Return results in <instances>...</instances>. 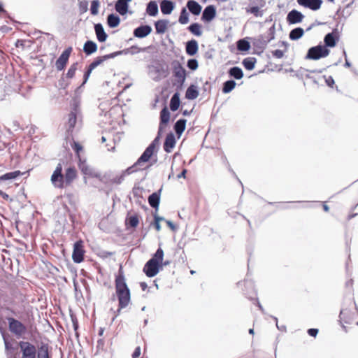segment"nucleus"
<instances>
[{"instance_id": "obj_37", "label": "nucleus", "mask_w": 358, "mask_h": 358, "mask_svg": "<svg viewBox=\"0 0 358 358\" xmlns=\"http://www.w3.org/2000/svg\"><path fill=\"white\" fill-rule=\"evenodd\" d=\"M267 39L268 38L266 37L265 34H261L255 39L254 45L259 48H264L270 42Z\"/></svg>"}, {"instance_id": "obj_49", "label": "nucleus", "mask_w": 358, "mask_h": 358, "mask_svg": "<svg viewBox=\"0 0 358 358\" xmlns=\"http://www.w3.org/2000/svg\"><path fill=\"white\" fill-rule=\"evenodd\" d=\"M99 0H93L91 2L90 12L93 15H96L99 13Z\"/></svg>"}, {"instance_id": "obj_48", "label": "nucleus", "mask_w": 358, "mask_h": 358, "mask_svg": "<svg viewBox=\"0 0 358 358\" xmlns=\"http://www.w3.org/2000/svg\"><path fill=\"white\" fill-rule=\"evenodd\" d=\"M256 59L252 57H248L243 60L244 67H255Z\"/></svg>"}, {"instance_id": "obj_12", "label": "nucleus", "mask_w": 358, "mask_h": 358, "mask_svg": "<svg viewBox=\"0 0 358 358\" xmlns=\"http://www.w3.org/2000/svg\"><path fill=\"white\" fill-rule=\"evenodd\" d=\"M338 40V29L336 28L332 31V32L328 33L327 34L325 35L324 38V45H323L326 46L327 48L328 47L333 48L336 45Z\"/></svg>"}, {"instance_id": "obj_22", "label": "nucleus", "mask_w": 358, "mask_h": 358, "mask_svg": "<svg viewBox=\"0 0 358 358\" xmlns=\"http://www.w3.org/2000/svg\"><path fill=\"white\" fill-rule=\"evenodd\" d=\"M174 7V3L171 0H162L160 3L161 12L164 15L171 14Z\"/></svg>"}, {"instance_id": "obj_21", "label": "nucleus", "mask_w": 358, "mask_h": 358, "mask_svg": "<svg viewBox=\"0 0 358 358\" xmlns=\"http://www.w3.org/2000/svg\"><path fill=\"white\" fill-rule=\"evenodd\" d=\"M176 145V138L172 133L168 134L164 143V150L169 153Z\"/></svg>"}, {"instance_id": "obj_6", "label": "nucleus", "mask_w": 358, "mask_h": 358, "mask_svg": "<svg viewBox=\"0 0 358 358\" xmlns=\"http://www.w3.org/2000/svg\"><path fill=\"white\" fill-rule=\"evenodd\" d=\"M18 347L20 355L19 358H36L37 349L33 343L20 341L18 342Z\"/></svg>"}, {"instance_id": "obj_54", "label": "nucleus", "mask_w": 358, "mask_h": 358, "mask_svg": "<svg viewBox=\"0 0 358 358\" xmlns=\"http://www.w3.org/2000/svg\"><path fill=\"white\" fill-rule=\"evenodd\" d=\"M345 8L341 9V8H339L336 11V15H338L339 17H343L345 20L350 15V13H347L345 15Z\"/></svg>"}, {"instance_id": "obj_45", "label": "nucleus", "mask_w": 358, "mask_h": 358, "mask_svg": "<svg viewBox=\"0 0 358 358\" xmlns=\"http://www.w3.org/2000/svg\"><path fill=\"white\" fill-rule=\"evenodd\" d=\"M153 217H154V221L152 223V224L154 226V227L157 231H160L161 229H162L160 222L164 221V218L159 216L157 213L154 214Z\"/></svg>"}, {"instance_id": "obj_56", "label": "nucleus", "mask_w": 358, "mask_h": 358, "mask_svg": "<svg viewBox=\"0 0 358 358\" xmlns=\"http://www.w3.org/2000/svg\"><path fill=\"white\" fill-rule=\"evenodd\" d=\"M272 54H273V56L276 57V58H282L284 55V50H275L274 51L272 52Z\"/></svg>"}, {"instance_id": "obj_18", "label": "nucleus", "mask_w": 358, "mask_h": 358, "mask_svg": "<svg viewBox=\"0 0 358 358\" xmlns=\"http://www.w3.org/2000/svg\"><path fill=\"white\" fill-rule=\"evenodd\" d=\"M216 15L215 7L213 5L206 6L202 13L201 20L204 22H210Z\"/></svg>"}, {"instance_id": "obj_4", "label": "nucleus", "mask_w": 358, "mask_h": 358, "mask_svg": "<svg viewBox=\"0 0 358 358\" xmlns=\"http://www.w3.org/2000/svg\"><path fill=\"white\" fill-rule=\"evenodd\" d=\"M154 152L153 145H149L142 155L138 159L137 162L127 169V173L131 174L146 169L148 166H145V163L148 162L150 159Z\"/></svg>"}, {"instance_id": "obj_25", "label": "nucleus", "mask_w": 358, "mask_h": 358, "mask_svg": "<svg viewBox=\"0 0 358 358\" xmlns=\"http://www.w3.org/2000/svg\"><path fill=\"white\" fill-rule=\"evenodd\" d=\"M161 191L162 189H159V191L152 193L150 194L148 197V203L150 206L157 210L159 205L160 201V196H161Z\"/></svg>"}, {"instance_id": "obj_64", "label": "nucleus", "mask_w": 358, "mask_h": 358, "mask_svg": "<svg viewBox=\"0 0 358 358\" xmlns=\"http://www.w3.org/2000/svg\"><path fill=\"white\" fill-rule=\"evenodd\" d=\"M158 143H159V136L155 138L154 139V141L150 144V145H153V150H155V147L158 144Z\"/></svg>"}, {"instance_id": "obj_59", "label": "nucleus", "mask_w": 358, "mask_h": 358, "mask_svg": "<svg viewBox=\"0 0 358 358\" xmlns=\"http://www.w3.org/2000/svg\"><path fill=\"white\" fill-rule=\"evenodd\" d=\"M164 221H165L166 224H167V226L173 231H175L176 229H177V227L170 220H164Z\"/></svg>"}, {"instance_id": "obj_16", "label": "nucleus", "mask_w": 358, "mask_h": 358, "mask_svg": "<svg viewBox=\"0 0 358 358\" xmlns=\"http://www.w3.org/2000/svg\"><path fill=\"white\" fill-rule=\"evenodd\" d=\"M298 3L312 10H317L320 8L322 3V0H297Z\"/></svg>"}, {"instance_id": "obj_24", "label": "nucleus", "mask_w": 358, "mask_h": 358, "mask_svg": "<svg viewBox=\"0 0 358 358\" xmlns=\"http://www.w3.org/2000/svg\"><path fill=\"white\" fill-rule=\"evenodd\" d=\"M186 6L189 11L194 15H199L202 9L201 6L194 0H189Z\"/></svg>"}, {"instance_id": "obj_2", "label": "nucleus", "mask_w": 358, "mask_h": 358, "mask_svg": "<svg viewBox=\"0 0 358 358\" xmlns=\"http://www.w3.org/2000/svg\"><path fill=\"white\" fill-rule=\"evenodd\" d=\"M115 288L118 299V311H120L121 309L127 307L131 302V292L121 270L115 277Z\"/></svg>"}, {"instance_id": "obj_39", "label": "nucleus", "mask_w": 358, "mask_h": 358, "mask_svg": "<svg viewBox=\"0 0 358 358\" xmlns=\"http://www.w3.org/2000/svg\"><path fill=\"white\" fill-rule=\"evenodd\" d=\"M186 126V120L185 119H180L178 120L175 125H174V129L176 133L180 136L181 134L185 131Z\"/></svg>"}, {"instance_id": "obj_60", "label": "nucleus", "mask_w": 358, "mask_h": 358, "mask_svg": "<svg viewBox=\"0 0 358 358\" xmlns=\"http://www.w3.org/2000/svg\"><path fill=\"white\" fill-rule=\"evenodd\" d=\"M4 345H5V350L7 351V352H9L10 350H13V348L12 346V345L10 344V343L6 338H4Z\"/></svg>"}, {"instance_id": "obj_14", "label": "nucleus", "mask_w": 358, "mask_h": 358, "mask_svg": "<svg viewBox=\"0 0 358 358\" xmlns=\"http://www.w3.org/2000/svg\"><path fill=\"white\" fill-rule=\"evenodd\" d=\"M140 215L137 213L129 212L125 219V226L128 228L135 229L138 227L140 222Z\"/></svg>"}, {"instance_id": "obj_62", "label": "nucleus", "mask_w": 358, "mask_h": 358, "mask_svg": "<svg viewBox=\"0 0 358 358\" xmlns=\"http://www.w3.org/2000/svg\"><path fill=\"white\" fill-rule=\"evenodd\" d=\"M325 80L328 86L333 87L334 85V80L331 76H329L327 78H325Z\"/></svg>"}, {"instance_id": "obj_26", "label": "nucleus", "mask_w": 358, "mask_h": 358, "mask_svg": "<svg viewBox=\"0 0 358 358\" xmlns=\"http://www.w3.org/2000/svg\"><path fill=\"white\" fill-rule=\"evenodd\" d=\"M198 43L196 40L192 39L186 43V53L189 56L194 55L198 51Z\"/></svg>"}, {"instance_id": "obj_27", "label": "nucleus", "mask_w": 358, "mask_h": 358, "mask_svg": "<svg viewBox=\"0 0 358 358\" xmlns=\"http://www.w3.org/2000/svg\"><path fill=\"white\" fill-rule=\"evenodd\" d=\"M120 21V17L117 14L110 13L107 16L106 22L110 28H115L118 27Z\"/></svg>"}, {"instance_id": "obj_23", "label": "nucleus", "mask_w": 358, "mask_h": 358, "mask_svg": "<svg viewBox=\"0 0 358 358\" xmlns=\"http://www.w3.org/2000/svg\"><path fill=\"white\" fill-rule=\"evenodd\" d=\"M94 31L99 42H104L108 38V34L105 32L102 24L97 23L94 24Z\"/></svg>"}, {"instance_id": "obj_15", "label": "nucleus", "mask_w": 358, "mask_h": 358, "mask_svg": "<svg viewBox=\"0 0 358 358\" xmlns=\"http://www.w3.org/2000/svg\"><path fill=\"white\" fill-rule=\"evenodd\" d=\"M122 54V51H117L103 56L96 57L87 67L95 68L101 64L104 61L115 57Z\"/></svg>"}, {"instance_id": "obj_28", "label": "nucleus", "mask_w": 358, "mask_h": 358, "mask_svg": "<svg viewBox=\"0 0 358 358\" xmlns=\"http://www.w3.org/2000/svg\"><path fill=\"white\" fill-rule=\"evenodd\" d=\"M170 120V113L166 106H165L160 112L159 129H162L166 126Z\"/></svg>"}, {"instance_id": "obj_13", "label": "nucleus", "mask_w": 358, "mask_h": 358, "mask_svg": "<svg viewBox=\"0 0 358 358\" xmlns=\"http://www.w3.org/2000/svg\"><path fill=\"white\" fill-rule=\"evenodd\" d=\"M304 15L300 11L293 9L287 15L286 20L289 24H298L302 22Z\"/></svg>"}, {"instance_id": "obj_1", "label": "nucleus", "mask_w": 358, "mask_h": 358, "mask_svg": "<svg viewBox=\"0 0 358 358\" xmlns=\"http://www.w3.org/2000/svg\"><path fill=\"white\" fill-rule=\"evenodd\" d=\"M62 164L59 163L50 178L52 185L59 189H63L64 187L71 185L78 177L77 170L73 166L67 168L64 174L62 173Z\"/></svg>"}, {"instance_id": "obj_52", "label": "nucleus", "mask_w": 358, "mask_h": 358, "mask_svg": "<svg viewBox=\"0 0 358 358\" xmlns=\"http://www.w3.org/2000/svg\"><path fill=\"white\" fill-rule=\"evenodd\" d=\"M179 60H174L173 61L171 65V67H182V65L185 64V60L183 56L179 55Z\"/></svg>"}, {"instance_id": "obj_9", "label": "nucleus", "mask_w": 358, "mask_h": 358, "mask_svg": "<svg viewBox=\"0 0 358 358\" xmlns=\"http://www.w3.org/2000/svg\"><path fill=\"white\" fill-rule=\"evenodd\" d=\"M340 319L344 324L349 327L358 326V314L348 310H341L340 313Z\"/></svg>"}, {"instance_id": "obj_33", "label": "nucleus", "mask_w": 358, "mask_h": 358, "mask_svg": "<svg viewBox=\"0 0 358 358\" xmlns=\"http://www.w3.org/2000/svg\"><path fill=\"white\" fill-rule=\"evenodd\" d=\"M304 34V30L301 27H296L291 30L289 37L292 41L301 38Z\"/></svg>"}, {"instance_id": "obj_35", "label": "nucleus", "mask_w": 358, "mask_h": 358, "mask_svg": "<svg viewBox=\"0 0 358 358\" xmlns=\"http://www.w3.org/2000/svg\"><path fill=\"white\" fill-rule=\"evenodd\" d=\"M175 77L179 85L181 86L185 80L186 73L185 69H176Z\"/></svg>"}, {"instance_id": "obj_10", "label": "nucleus", "mask_w": 358, "mask_h": 358, "mask_svg": "<svg viewBox=\"0 0 358 358\" xmlns=\"http://www.w3.org/2000/svg\"><path fill=\"white\" fill-rule=\"evenodd\" d=\"M85 253L83 241L82 240L76 241L73 245V261L77 264L81 263L84 260Z\"/></svg>"}, {"instance_id": "obj_53", "label": "nucleus", "mask_w": 358, "mask_h": 358, "mask_svg": "<svg viewBox=\"0 0 358 358\" xmlns=\"http://www.w3.org/2000/svg\"><path fill=\"white\" fill-rule=\"evenodd\" d=\"M79 9L81 13L87 12L88 9V2L87 1H82L79 3Z\"/></svg>"}, {"instance_id": "obj_58", "label": "nucleus", "mask_w": 358, "mask_h": 358, "mask_svg": "<svg viewBox=\"0 0 358 358\" xmlns=\"http://www.w3.org/2000/svg\"><path fill=\"white\" fill-rule=\"evenodd\" d=\"M92 69H92V68L87 69V70L84 73V75H83L84 80H83V85L85 84L86 83V81L87 80Z\"/></svg>"}, {"instance_id": "obj_32", "label": "nucleus", "mask_w": 358, "mask_h": 358, "mask_svg": "<svg viewBox=\"0 0 358 358\" xmlns=\"http://www.w3.org/2000/svg\"><path fill=\"white\" fill-rule=\"evenodd\" d=\"M158 12H159V9H158V5H157V2L155 1H150L147 4L146 13L150 16L154 17L158 14Z\"/></svg>"}, {"instance_id": "obj_11", "label": "nucleus", "mask_w": 358, "mask_h": 358, "mask_svg": "<svg viewBox=\"0 0 358 358\" xmlns=\"http://www.w3.org/2000/svg\"><path fill=\"white\" fill-rule=\"evenodd\" d=\"M250 5H252L250 6L249 8H246V12L248 13H252L255 17H262L264 14L263 10H260V8H262L265 5V1L264 0H250Z\"/></svg>"}, {"instance_id": "obj_31", "label": "nucleus", "mask_w": 358, "mask_h": 358, "mask_svg": "<svg viewBox=\"0 0 358 358\" xmlns=\"http://www.w3.org/2000/svg\"><path fill=\"white\" fill-rule=\"evenodd\" d=\"M97 50V45L95 42L92 41H87L83 46V50L85 53L87 55H90L94 52H95Z\"/></svg>"}, {"instance_id": "obj_34", "label": "nucleus", "mask_w": 358, "mask_h": 358, "mask_svg": "<svg viewBox=\"0 0 358 358\" xmlns=\"http://www.w3.org/2000/svg\"><path fill=\"white\" fill-rule=\"evenodd\" d=\"M198 96L199 92L197 90V87L195 85H192L187 89L185 97L187 99L193 100L197 98Z\"/></svg>"}, {"instance_id": "obj_61", "label": "nucleus", "mask_w": 358, "mask_h": 358, "mask_svg": "<svg viewBox=\"0 0 358 358\" xmlns=\"http://www.w3.org/2000/svg\"><path fill=\"white\" fill-rule=\"evenodd\" d=\"M308 333L310 336L313 337H315L318 334V329H309L308 330Z\"/></svg>"}, {"instance_id": "obj_38", "label": "nucleus", "mask_w": 358, "mask_h": 358, "mask_svg": "<svg viewBox=\"0 0 358 358\" xmlns=\"http://www.w3.org/2000/svg\"><path fill=\"white\" fill-rule=\"evenodd\" d=\"M236 47L238 50L245 52L250 48V43L245 38L240 39L236 42Z\"/></svg>"}, {"instance_id": "obj_43", "label": "nucleus", "mask_w": 358, "mask_h": 358, "mask_svg": "<svg viewBox=\"0 0 358 358\" xmlns=\"http://www.w3.org/2000/svg\"><path fill=\"white\" fill-rule=\"evenodd\" d=\"M236 86V83L231 80H227L225 83H224L223 87H222V92L223 93H229Z\"/></svg>"}, {"instance_id": "obj_40", "label": "nucleus", "mask_w": 358, "mask_h": 358, "mask_svg": "<svg viewBox=\"0 0 358 358\" xmlns=\"http://www.w3.org/2000/svg\"><path fill=\"white\" fill-rule=\"evenodd\" d=\"M201 26L197 22H194L191 24L188 27V30L194 35L196 36H200L202 34V31L201 29Z\"/></svg>"}, {"instance_id": "obj_51", "label": "nucleus", "mask_w": 358, "mask_h": 358, "mask_svg": "<svg viewBox=\"0 0 358 358\" xmlns=\"http://www.w3.org/2000/svg\"><path fill=\"white\" fill-rule=\"evenodd\" d=\"M30 41L17 40L15 43V45L17 48H21L22 49H24L26 47H29L30 45Z\"/></svg>"}, {"instance_id": "obj_17", "label": "nucleus", "mask_w": 358, "mask_h": 358, "mask_svg": "<svg viewBox=\"0 0 358 358\" xmlns=\"http://www.w3.org/2000/svg\"><path fill=\"white\" fill-rule=\"evenodd\" d=\"M152 29L148 24L141 25L134 30V36L136 38H143L148 36Z\"/></svg>"}, {"instance_id": "obj_3", "label": "nucleus", "mask_w": 358, "mask_h": 358, "mask_svg": "<svg viewBox=\"0 0 358 358\" xmlns=\"http://www.w3.org/2000/svg\"><path fill=\"white\" fill-rule=\"evenodd\" d=\"M164 259V251L162 248H158L152 257L149 259L143 267V272L149 277L155 276L162 268L163 265H167V263H162Z\"/></svg>"}, {"instance_id": "obj_57", "label": "nucleus", "mask_w": 358, "mask_h": 358, "mask_svg": "<svg viewBox=\"0 0 358 358\" xmlns=\"http://www.w3.org/2000/svg\"><path fill=\"white\" fill-rule=\"evenodd\" d=\"M141 347L138 346L135 348L134 352L132 353V358H138L141 356Z\"/></svg>"}, {"instance_id": "obj_5", "label": "nucleus", "mask_w": 358, "mask_h": 358, "mask_svg": "<svg viewBox=\"0 0 358 358\" xmlns=\"http://www.w3.org/2000/svg\"><path fill=\"white\" fill-rule=\"evenodd\" d=\"M8 329L17 338H22L27 333V327L21 321L14 318L8 317Z\"/></svg>"}, {"instance_id": "obj_46", "label": "nucleus", "mask_w": 358, "mask_h": 358, "mask_svg": "<svg viewBox=\"0 0 358 358\" xmlns=\"http://www.w3.org/2000/svg\"><path fill=\"white\" fill-rule=\"evenodd\" d=\"M76 121H77V117H76V113L73 112H71L69 114L68 123H67L68 126H69V129H72L74 128V127L76 124Z\"/></svg>"}, {"instance_id": "obj_55", "label": "nucleus", "mask_w": 358, "mask_h": 358, "mask_svg": "<svg viewBox=\"0 0 358 358\" xmlns=\"http://www.w3.org/2000/svg\"><path fill=\"white\" fill-rule=\"evenodd\" d=\"M187 67H198V62L196 59H189L187 61Z\"/></svg>"}, {"instance_id": "obj_30", "label": "nucleus", "mask_w": 358, "mask_h": 358, "mask_svg": "<svg viewBox=\"0 0 358 358\" xmlns=\"http://www.w3.org/2000/svg\"><path fill=\"white\" fill-rule=\"evenodd\" d=\"M169 20H159L155 22V27L156 33L158 34H162L166 31Z\"/></svg>"}, {"instance_id": "obj_44", "label": "nucleus", "mask_w": 358, "mask_h": 358, "mask_svg": "<svg viewBox=\"0 0 358 358\" xmlns=\"http://www.w3.org/2000/svg\"><path fill=\"white\" fill-rule=\"evenodd\" d=\"M178 22L182 24H185L189 22V15L185 8L181 9Z\"/></svg>"}, {"instance_id": "obj_29", "label": "nucleus", "mask_w": 358, "mask_h": 358, "mask_svg": "<svg viewBox=\"0 0 358 358\" xmlns=\"http://www.w3.org/2000/svg\"><path fill=\"white\" fill-rule=\"evenodd\" d=\"M36 358H51L48 344H42L38 348L36 352Z\"/></svg>"}, {"instance_id": "obj_47", "label": "nucleus", "mask_w": 358, "mask_h": 358, "mask_svg": "<svg viewBox=\"0 0 358 358\" xmlns=\"http://www.w3.org/2000/svg\"><path fill=\"white\" fill-rule=\"evenodd\" d=\"M229 73L236 79H241L243 76L241 69H230Z\"/></svg>"}, {"instance_id": "obj_50", "label": "nucleus", "mask_w": 358, "mask_h": 358, "mask_svg": "<svg viewBox=\"0 0 358 358\" xmlns=\"http://www.w3.org/2000/svg\"><path fill=\"white\" fill-rule=\"evenodd\" d=\"M266 36L267 38H268V39H267V41H271L275 37V25H272L268 30L266 33H264Z\"/></svg>"}, {"instance_id": "obj_63", "label": "nucleus", "mask_w": 358, "mask_h": 358, "mask_svg": "<svg viewBox=\"0 0 358 358\" xmlns=\"http://www.w3.org/2000/svg\"><path fill=\"white\" fill-rule=\"evenodd\" d=\"M213 50L207 51L204 55L205 58L206 59H211L213 58Z\"/></svg>"}, {"instance_id": "obj_42", "label": "nucleus", "mask_w": 358, "mask_h": 358, "mask_svg": "<svg viewBox=\"0 0 358 358\" xmlns=\"http://www.w3.org/2000/svg\"><path fill=\"white\" fill-rule=\"evenodd\" d=\"M72 149L75 151L76 157L78 160L82 159L80 152L83 150V147L77 141H73L71 144Z\"/></svg>"}, {"instance_id": "obj_19", "label": "nucleus", "mask_w": 358, "mask_h": 358, "mask_svg": "<svg viewBox=\"0 0 358 358\" xmlns=\"http://www.w3.org/2000/svg\"><path fill=\"white\" fill-rule=\"evenodd\" d=\"M71 51L72 48L69 47L61 54L59 57L56 60V67H65L66 63L68 62Z\"/></svg>"}, {"instance_id": "obj_36", "label": "nucleus", "mask_w": 358, "mask_h": 358, "mask_svg": "<svg viewBox=\"0 0 358 358\" xmlns=\"http://www.w3.org/2000/svg\"><path fill=\"white\" fill-rule=\"evenodd\" d=\"M180 104V94L178 92H176L171 99L170 109L172 111H176L179 108Z\"/></svg>"}, {"instance_id": "obj_8", "label": "nucleus", "mask_w": 358, "mask_h": 358, "mask_svg": "<svg viewBox=\"0 0 358 358\" xmlns=\"http://www.w3.org/2000/svg\"><path fill=\"white\" fill-rule=\"evenodd\" d=\"M329 50L323 45H318L310 48L307 52L306 59L317 60L325 57L329 54Z\"/></svg>"}, {"instance_id": "obj_7", "label": "nucleus", "mask_w": 358, "mask_h": 358, "mask_svg": "<svg viewBox=\"0 0 358 358\" xmlns=\"http://www.w3.org/2000/svg\"><path fill=\"white\" fill-rule=\"evenodd\" d=\"M78 166L81 173L84 175V178H97L101 180V174L96 171L94 169L91 167L87 163L86 159H80L78 160Z\"/></svg>"}, {"instance_id": "obj_20", "label": "nucleus", "mask_w": 358, "mask_h": 358, "mask_svg": "<svg viewBox=\"0 0 358 358\" xmlns=\"http://www.w3.org/2000/svg\"><path fill=\"white\" fill-rule=\"evenodd\" d=\"M115 10L120 15H125L127 13L132 15L134 13L132 10H129V4H127L126 2L124 3L122 0H117L115 2Z\"/></svg>"}, {"instance_id": "obj_41", "label": "nucleus", "mask_w": 358, "mask_h": 358, "mask_svg": "<svg viewBox=\"0 0 358 358\" xmlns=\"http://www.w3.org/2000/svg\"><path fill=\"white\" fill-rule=\"evenodd\" d=\"M23 173L20 171H15L13 172L6 173L0 176V181L15 179L22 176Z\"/></svg>"}]
</instances>
